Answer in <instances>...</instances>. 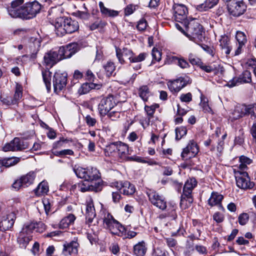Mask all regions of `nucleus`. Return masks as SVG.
I'll use <instances>...</instances> for the list:
<instances>
[{
	"label": "nucleus",
	"mask_w": 256,
	"mask_h": 256,
	"mask_svg": "<svg viewBox=\"0 0 256 256\" xmlns=\"http://www.w3.org/2000/svg\"><path fill=\"white\" fill-rule=\"evenodd\" d=\"M186 28L185 35L192 41L200 45L204 39L202 26L196 19L185 22L184 25Z\"/></svg>",
	"instance_id": "nucleus-1"
},
{
	"label": "nucleus",
	"mask_w": 256,
	"mask_h": 256,
	"mask_svg": "<svg viewBox=\"0 0 256 256\" xmlns=\"http://www.w3.org/2000/svg\"><path fill=\"white\" fill-rule=\"evenodd\" d=\"M54 25L56 33L58 36H62L66 33L74 32L79 28V24L77 21L72 20L70 18H64L61 17L56 19Z\"/></svg>",
	"instance_id": "nucleus-2"
},
{
	"label": "nucleus",
	"mask_w": 256,
	"mask_h": 256,
	"mask_svg": "<svg viewBox=\"0 0 256 256\" xmlns=\"http://www.w3.org/2000/svg\"><path fill=\"white\" fill-rule=\"evenodd\" d=\"M196 184L197 182L194 178L188 179L185 182L180 202V206L182 208H186L192 203L193 198L192 193Z\"/></svg>",
	"instance_id": "nucleus-3"
},
{
	"label": "nucleus",
	"mask_w": 256,
	"mask_h": 256,
	"mask_svg": "<svg viewBox=\"0 0 256 256\" xmlns=\"http://www.w3.org/2000/svg\"><path fill=\"white\" fill-rule=\"evenodd\" d=\"M116 54L119 62L123 64L124 63V60L123 56L128 58L131 63L140 62L144 60L148 56L146 52L140 53L138 56H136L132 51L127 48L120 49H116Z\"/></svg>",
	"instance_id": "nucleus-4"
},
{
	"label": "nucleus",
	"mask_w": 256,
	"mask_h": 256,
	"mask_svg": "<svg viewBox=\"0 0 256 256\" xmlns=\"http://www.w3.org/2000/svg\"><path fill=\"white\" fill-rule=\"evenodd\" d=\"M74 171L78 178L84 179L86 181L91 182L100 178L99 171L95 168H84L80 166L74 167Z\"/></svg>",
	"instance_id": "nucleus-5"
},
{
	"label": "nucleus",
	"mask_w": 256,
	"mask_h": 256,
	"mask_svg": "<svg viewBox=\"0 0 256 256\" xmlns=\"http://www.w3.org/2000/svg\"><path fill=\"white\" fill-rule=\"evenodd\" d=\"M40 4L37 2L26 3L20 6L18 18L26 20L32 18L40 12Z\"/></svg>",
	"instance_id": "nucleus-6"
},
{
	"label": "nucleus",
	"mask_w": 256,
	"mask_h": 256,
	"mask_svg": "<svg viewBox=\"0 0 256 256\" xmlns=\"http://www.w3.org/2000/svg\"><path fill=\"white\" fill-rule=\"evenodd\" d=\"M103 219L104 227L112 234L118 235L119 236H124L122 232H124V227L114 219L110 213L105 214Z\"/></svg>",
	"instance_id": "nucleus-7"
},
{
	"label": "nucleus",
	"mask_w": 256,
	"mask_h": 256,
	"mask_svg": "<svg viewBox=\"0 0 256 256\" xmlns=\"http://www.w3.org/2000/svg\"><path fill=\"white\" fill-rule=\"evenodd\" d=\"M236 186L241 189L252 188L254 184L250 181V178L246 172H242L234 170Z\"/></svg>",
	"instance_id": "nucleus-8"
},
{
	"label": "nucleus",
	"mask_w": 256,
	"mask_h": 256,
	"mask_svg": "<svg viewBox=\"0 0 256 256\" xmlns=\"http://www.w3.org/2000/svg\"><path fill=\"white\" fill-rule=\"evenodd\" d=\"M146 194L149 200L154 206L162 210H166V202L162 196L160 195L152 190H148L146 191Z\"/></svg>",
	"instance_id": "nucleus-9"
},
{
	"label": "nucleus",
	"mask_w": 256,
	"mask_h": 256,
	"mask_svg": "<svg viewBox=\"0 0 256 256\" xmlns=\"http://www.w3.org/2000/svg\"><path fill=\"white\" fill-rule=\"evenodd\" d=\"M116 106L114 96L108 95L103 98L100 101L98 106V110L102 116H106L110 111L114 108Z\"/></svg>",
	"instance_id": "nucleus-10"
},
{
	"label": "nucleus",
	"mask_w": 256,
	"mask_h": 256,
	"mask_svg": "<svg viewBox=\"0 0 256 256\" xmlns=\"http://www.w3.org/2000/svg\"><path fill=\"white\" fill-rule=\"evenodd\" d=\"M28 148V144L24 140L15 138L2 148L4 152L22 150Z\"/></svg>",
	"instance_id": "nucleus-11"
},
{
	"label": "nucleus",
	"mask_w": 256,
	"mask_h": 256,
	"mask_svg": "<svg viewBox=\"0 0 256 256\" xmlns=\"http://www.w3.org/2000/svg\"><path fill=\"white\" fill-rule=\"evenodd\" d=\"M68 74L66 72H62L60 71L55 72L53 78V86L54 91L58 94L66 86L67 84Z\"/></svg>",
	"instance_id": "nucleus-12"
},
{
	"label": "nucleus",
	"mask_w": 256,
	"mask_h": 256,
	"mask_svg": "<svg viewBox=\"0 0 256 256\" xmlns=\"http://www.w3.org/2000/svg\"><path fill=\"white\" fill-rule=\"evenodd\" d=\"M174 10L173 18L176 22L184 25L185 22H188L187 18L188 10L186 6L182 4H175L172 8Z\"/></svg>",
	"instance_id": "nucleus-13"
},
{
	"label": "nucleus",
	"mask_w": 256,
	"mask_h": 256,
	"mask_svg": "<svg viewBox=\"0 0 256 256\" xmlns=\"http://www.w3.org/2000/svg\"><path fill=\"white\" fill-rule=\"evenodd\" d=\"M228 12L234 16H239L246 11V6L243 2L232 1L227 4Z\"/></svg>",
	"instance_id": "nucleus-14"
},
{
	"label": "nucleus",
	"mask_w": 256,
	"mask_h": 256,
	"mask_svg": "<svg viewBox=\"0 0 256 256\" xmlns=\"http://www.w3.org/2000/svg\"><path fill=\"white\" fill-rule=\"evenodd\" d=\"M197 144L194 140H190L187 146L183 149L181 156L183 160H187L194 157L198 152Z\"/></svg>",
	"instance_id": "nucleus-15"
},
{
	"label": "nucleus",
	"mask_w": 256,
	"mask_h": 256,
	"mask_svg": "<svg viewBox=\"0 0 256 256\" xmlns=\"http://www.w3.org/2000/svg\"><path fill=\"white\" fill-rule=\"evenodd\" d=\"M252 82L251 74L248 70H245L238 78H234L230 80L227 86L232 88L240 84L244 83H250Z\"/></svg>",
	"instance_id": "nucleus-16"
},
{
	"label": "nucleus",
	"mask_w": 256,
	"mask_h": 256,
	"mask_svg": "<svg viewBox=\"0 0 256 256\" xmlns=\"http://www.w3.org/2000/svg\"><path fill=\"white\" fill-rule=\"evenodd\" d=\"M114 186L125 195L132 194L136 190L134 186L128 181L116 182L114 184Z\"/></svg>",
	"instance_id": "nucleus-17"
},
{
	"label": "nucleus",
	"mask_w": 256,
	"mask_h": 256,
	"mask_svg": "<svg viewBox=\"0 0 256 256\" xmlns=\"http://www.w3.org/2000/svg\"><path fill=\"white\" fill-rule=\"evenodd\" d=\"M60 60L58 52L50 50L46 53L44 57V62L46 66L50 68Z\"/></svg>",
	"instance_id": "nucleus-18"
},
{
	"label": "nucleus",
	"mask_w": 256,
	"mask_h": 256,
	"mask_svg": "<svg viewBox=\"0 0 256 256\" xmlns=\"http://www.w3.org/2000/svg\"><path fill=\"white\" fill-rule=\"evenodd\" d=\"M15 218V214L13 212L4 216L0 222V230L6 231L14 225Z\"/></svg>",
	"instance_id": "nucleus-19"
},
{
	"label": "nucleus",
	"mask_w": 256,
	"mask_h": 256,
	"mask_svg": "<svg viewBox=\"0 0 256 256\" xmlns=\"http://www.w3.org/2000/svg\"><path fill=\"white\" fill-rule=\"evenodd\" d=\"M90 182L86 181L79 183L78 190L84 192L88 191L98 192L101 190L102 184L100 182H94V184H90Z\"/></svg>",
	"instance_id": "nucleus-20"
},
{
	"label": "nucleus",
	"mask_w": 256,
	"mask_h": 256,
	"mask_svg": "<svg viewBox=\"0 0 256 256\" xmlns=\"http://www.w3.org/2000/svg\"><path fill=\"white\" fill-rule=\"evenodd\" d=\"M63 246L62 254L64 256H68L78 253L79 244L76 241L72 240L70 242L65 243Z\"/></svg>",
	"instance_id": "nucleus-21"
},
{
	"label": "nucleus",
	"mask_w": 256,
	"mask_h": 256,
	"mask_svg": "<svg viewBox=\"0 0 256 256\" xmlns=\"http://www.w3.org/2000/svg\"><path fill=\"white\" fill-rule=\"evenodd\" d=\"M96 216L93 200L91 197H88L86 200V219L92 222Z\"/></svg>",
	"instance_id": "nucleus-22"
},
{
	"label": "nucleus",
	"mask_w": 256,
	"mask_h": 256,
	"mask_svg": "<svg viewBox=\"0 0 256 256\" xmlns=\"http://www.w3.org/2000/svg\"><path fill=\"white\" fill-rule=\"evenodd\" d=\"M24 2V0H14L11 2V6L8 8V12L12 17L18 18L20 6H22Z\"/></svg>",
	"instance_id": "nucleus-23"
},
{
	"label": "nucleus",
	"mask_w": 256,
	"mask_h": 256,
	"mask_svg": "<svg viewBox=\"0 0 256 256\" xmlns=\"http://www.w3.org/2000/svg\"><path fill=\"white\" fill-rule=\"evenodd\" d=\"M187 84V82L182 78H180L168 83V87L172 92H176Z\"/></svg>",
	"instance_id": "nucleus-24"
},
{
	"label": "nucleus",
	"mask_w": 256,
	"mask_h": 256,
	"mask_svg": "<svg viewBox=\"0 0 256 256\" xmlns=\"http://www.w3.org/2000/svg\"><path fill=\"white\" fill-rule=\"evenodd\" d=\"M236 48L235 50V54L238 55L241 53L242 47L246 42V38L244 33L242 32H236Z\"/></svg>",
	"instance_id": "nucleus-25"
},
{
	"label": "nucleus",
	"mask_w": 256,
	"mask_h": 256,
	"mask_svg": "<svg viewBox=\"0 0 256 256\" xmlns=\"http://www.w3.org/2000/svg\"><path fill=\"white\" fill-rule=\"evenodd\" d=\"M46 229L45 224L42 222H31L26 225L22 229V232L28 234L36 230L38 232H42Z\"/></svg>",
	"instance_id": "nucleus-26"
},
{
	"label": "nucleus",
	"mask_w": 256,
	"mask_h": 256,
	"mask_svg": "<svg viewBox=\"0 0 256 256\" xmlns=\"http://www.w3.org/2000/svg\"><path fill=\"white\" fill-rule=\"evenodd\" d=\"M220 46L222 50L226 54H230L234 46L230 42V39L228 36L224 35L221 36L219 40Z\"/></svg>",
	"instance_id": "nucleus-27"
},
{
	"label": "nucleus",
	"mask_w": 256,
	"mask_h": 256,
	"mask_svg": "<svg viewBox=\"0 0 256 256\" xmlns=\"http://www.w3.org/2000/svg\"><path fill=\"white\" fill-rule=\"evenodd\" d=\"M40 46V42L39 39L32 38L29 48L31 53V58H35Z\"/></svg>",
	"instance_id": "nucleus-28"
},
{
	"label": "nucleus",
	"mask_w": 256,
	"mask_h": 256,
	"mask_svg": "<svg viewBox=\"0 0 256 256\" xmlns=\"http://www.w3.org/2000/svg\"><path fill=\"white\" fill-rule=\"evenodd\" d=\"M223 196L217 192H212L209 199L208 204L211 206H218L222 208L221 202L223 199Z\"/></svg>",
	"instance_id": "nucleus-29"
},
{
	"label": "nucleus",
	"mask_w": 256,
	"mask_h": 256,
	"mask_svg": "<svg viewBox=\"0 0 256 256\" xmlns=\"http://www.w3.org/2000/svg\"><path fill=\"white\" fill-rule=\"evenodd\" d=\"M117 154L120 158L124 160L130 154L128 145L120 142H118Z\"/></svg>",
	"instance_id": "nucleus-30"
},
{
	"label": "nucleus",
	"mask_w": 256,
	"mask_h": 256,
	"mask_svg": "<svg viewBox=\"0 0 256 256\" xmlns=\"http://www.w3.org/2000/svg\"><path fill=\"white\" fill-rule=\"evenodd\" d=\"M76 218L74 214H68L60 221L59 228L62 229L68 228L74 224Z\"/></svg>",
	"instance_id": "nucleus-31"
},
{
	"label": "nucleus",
	"mask_w": 256,
	"mask_h": 256,
	"mask_svg": "<svg viewBox=\"0 0 256 256\" xmlns=\"http://www.w3.org/2000/svg\"><path fill=\"white\" fill-rule=\"evenodd\" d=\"M239 162L238 170H237L246 172L248 168V165L250 164L252 162V160L246 156H241L239 158Z\"/></svg>",
	"instance_id": "nucleus-32"
},
{
	"label": "nucleus",
	"mask_w": 256,
	"mask_h": 256,
	"mask_svg": "<svg viewBox=\"0 0 256 256\" xmlns=\"http://www.w3.org/2000/svg\"><path fill=\"white\" fill-rule=\"evenodd\" d=\"M100 88V85L93 82H86L83 84L78 89V93L80 94H84L88 93L91 90Z\"/></svg>",
	"instance_id": "nucleus-33"
},
{
	"label": "nucleus",
	"mask_w": 256,
	"mask_h": 256,
	"mask_svg": "<svg viewBox=\"0 0 256 256\" xmlns=\"http://www.w3.org/2000/svg\"><path fill=\"white\" fill-rule=\"evenodd\" d=\"M218 0H206L204 3L196 6V9L200 12L206 11L216 6Z\"/></svg>",
	"instance_id": "nucleus-34"
},
{
	"label": "nucleus",
	"mask_w": 256,
	"mask_h": 256,
	"mask_svg": "<svg viewBox=\"0 0 256 256\" xmlns=\"http://www.w3.org/2000/svg\"><path fill=\"white\" fill-rule=\"evenodd\" d=\"M48 186L46 182L42 181L34 190V193L37 196H41L46 194L48 192Z\"/></svg>",
	"instance_id": "nucleus-35"
},
{
	"label": "nucleus",
	"mask_w": 256,
	"mask_h": 256,
	"mask_svg": "<svg viewBox=\"0 0 256 256\" xmlns=\"http://www.w3.org/2000/svg\"><path fill=\"white\" fill-rule=\"evenodd\" d=\"M36 176V174L32 172H30L26 175L22 176L20 178L22 181L24 187H28L32 184L35 179Z\"/></svg>",
	"instance_id": "nucleus-36"
},
{
	"label": "nucleus",
	"mask_w": 256,
	"mask_h": 256,
	"mask_svg": "<svg viewBox=\"0 0 256 256\" xmlns=\"http://www.w3.org/2000/svg\"><path fill=\"white\" fill-rule=\"evenodd\" d=\"M118 142L111 143L107 145L104 150V154L106 156H114L117 154Z\"/></svg>",
	"instance_id": "nucleus-37"
},
{
	"label": "nucleus",
	"mask_w": 256,
	"mask_h": 256,
	"mask_svg": "<svg viewBox=\"0 0 256 256\" xmlns=\"http://www.w3.org/2000/svg\"><path fill=\"white\" fill-rule=\"evenodd\" d=\"M20 161L18 158H9L0 160V167L8 168L18 164Z\"/></svg>",
	"instance_id": "nucleus-38"
},
{
	"label": "nucleus",
	"mask_w": 256,
	"mask_h": 256,
	"mask_svg": "<svg viewBox=\"0 0 256 256\" xmlns=\"http://www.w3.org/2000/svg\"><path fill=\"white\" fill-rule=\"evenodd\" d=\"M51 74L52 72L48 70H42L43 80L48 92L50 91L51 88Z\"/></svg>",
	"instance_id": "nucleus-39"
},
{
	"label": "nucleus",
	"mask_w": 256,
	"mask_h": 256,
	"mask_svg": "<svg viewBox=\"0 0 256 256\" xmlns=\"http://www.w3.org/2000/svg\"><path fill=\"white\" fill-rule=\"evenodd\" d=\"M146 248L144 242H140L136 244L134 248V251L136 256H144L146 252Z\"/></svg>",
	"instance_id": "nucleus-40"
},
{
	"label": "nucleus",
	"mask_w": 256,
	"mask_h": 256,
	"mask_svg": "<svg viewBox=\"0 0 256 256\" xmlns=\"http://www.w3.org/2000/svg\"><path fill=\"white\" fill-rule=\"evenodd\" d=\"M99 6L100 12L104 15L108 16H116L118 15V12L116 10H110L104 6L102 2H99Z\"/></svg>",
	"instance_id": "nucleus-41"
},
{
	"label": "nucleus",
	"mask_w": 256,
	"mask_h": 256,
	"mask_svg": "<svg viewBox=\"0 0 256 256\" xmlns=\"http://www.w3.org/2000/svg\"><path fill=\"white\" fill-rule=\"evenodd\" d=\"M138 94L144 101H147L150 94L148 86L146 85L141 86L138 89Z\"/></svg>",
	"instance_id": "nucleus-42"
},
{
	"label": "nucleus",
	"mask_w": 256,
	"mask_h": 256,
	"mask_svg": "<svg viewBox=\"0 0 256 256\" xmlns=\"http://www.w3.org/2000/svg\"><path fill=\"white\" fill-rule=\"evenodd\" d=\"M244 112L247 114H250L251 118L256 119V104H249L248 106H243Z\"/></svg>",
	"instance_id": "nucleus-43"
},
{
	"label": "nucleus",
	"mask_w": 256,
	"mask_h": 256,
	"mask_svg": "<svg viewBox=\"0 0 256 256\" xmlns=\"http://www.w3.org/2000/svg\"><path fill=\"white\" fill-rule=\"evenodd\" d=\"M244 112V110H243V106L242 108H237L231 114L230 118L232 120H238L247 114H245Z\"/></svg>",
	"instance_id": "nucleus-44"
},
{
	"label": "nucleus",
	"mask_w": 256,
	"mask_h": 256,
	"mask_svg": "<svg viewBox=\"0 0 256 256\" xmlns=\"http://www.w3.org/2000/svg\"><path fill=\"white\" fill-rule=\"evenodd\" d=\"M105 70L106 75L108 76H111L116 70V66L113 62L111 61L108 62L103 66Z\"/></svg>",
	"instance_id": "nucleus-45"
},
{
	"label": "nucleus",
	"mask_w": 256,
	"mask_h": 256,
	"mask_svg": "<svg viewBox=\"0 0 256 256\" xmlns=\"http://www.w3.org/2000/svg\"><path fill=\"white\" fill-rule=\"evenodd\" d=\"M58 53L60 60L70 58L72 56L66 46L60 47L58 50Z\"/></svg>",
	"instance_id": "nucleus-46"
},
{
	"label": "nucleus",
	"mask_w": 256,
	"mask_h": 256,
	"mask_svg": "<svg viewBox=\"0 0 256 256\" xmlns=\"http://www.w3.org/2000/svg\"><path fill=\"white\" fill-rule=\"evenodd\" d=\"M158 106H159L158 104H154L150 106H145L144 110L148 116V123L150 122V119L153 118V115L156 108H158Z\"/></svg>",
	"instance_id": "nucleus-47"
},
{
	"label": "nucleus",
	"mask_w": 256,
	"mask_h": 256,
	"mask_svg": "<svg viewBox=\"0 0 256 256\" xmlns=\"http://www.w3.org/2000/svg\"><path fill=\"white\" fill-rule=\"evenodd\" d=\"M22 96V88L19 85H17L16 86L14 94L12 98L14 102L16 104H18L20 100L21 99Z\"/></svg>",
	"instance_id": "nucleus-48"
},
{
	"label": "nucleus",
	"mask_w": 256,
	"mask_h": 256,
	"mask_svg": "<svg viewBox=\"0 0 256 256\" xmlns=\"http://www.w3.org/2000/svg\"><path fill=\"white\" fill-rule=\"evenodd\" d=\"M172 60H177V64L182 68H188L190 67L188 62L183 58L174 56Z\"/></svg>",
	"instance_id": "nucleus-49"
},
{
	"label": "nucleus",
	"mask_w": 256,
	"mask_h": 256,
	"mask_svg": "<svg viewBox=\"0 0 256 256\" xmlns=\"http://www.w3.org/2000/svg\"><path fill=\"white\" fill-rule=\"evenodd\" d=\"M106 24V22L98 19L90 26V28L91 30H94L98 28H103Z\"/></svg>",
	"instance_id": "nucleus-50"
},
{
	"label": "nucleus",
	"mask_w": 256,
	"mask_h": 256,
	"mask_svg": "<svg viewBox=\"0 0 256 256\" xmlns=\"http://www.w3.org/2000/svg\"><path fill=\"white\" fill-rule=\"evenodd\" d=\"M70 140L68 139L64 138H60L58 141L54 142L53 144V148L58 149L62 147H66V144L68 143Z\"/></svg>",
	"instance_id": "nucleus-51"
},
{
	"label": "nucleus",
	"mask_w": 256,
	"mask_h": 256,
	"mask_svg": "<svg viewBox=\"0 0 256 256\" xmlns=\"http://www.w3.org/2000/svg\"><path fill=\"white\" fill-rule=\"evenodd\" d=\"M176 140H180L182 136L186 135L187 133V130L186 128L181 126L176 129Z\"/></svg>",
	"instance_id": "nucleus-52"
},
{
	"label": "nucleus",
	"mask_w": 256,
	"mask_h": 256,
	"mask_svg": "<svg viewBox=\"0 0 256 256\" xmlns=\"http://www.w3.org/2000/svg\"><path fill=\"white\" fill-rule=\"evenodd\" d=\"M188 60L192 65H200L201 63V60L193 54H188Z\"/></svg>",
	"instance_id": "nucleus-53"
},
{
	"label": "nucleus",
	"mask_w": 256,
	"mask_h": 256,
	"mask_svg": "<svg viewBox=\"0 0 256 256\" xmlns=\"http://www.w3.org/2000/svg\"><path fill=\"white\" fill-rule=\"evenodd\" d=\"M124 232H122L124 236H120L123 238H132L136 236L137 233L134 231L128 230L125 228H124Z\"/></svg>",
	"instance_id": "nucleus-54"
},
{
	"label": "nucleus",
	"mask_w": 256,
	"mask_h": 256,
	"mask_svg": "<svg viewBox=\"0 0 256 256\" xmlns=\"http://www.w3.org/2000/svg\"><path fill=\"white\" fill-rule=\"evenodd\" d=\"M1 101L3 104H6V106L16 104L15 102H14L12 98L10 96H2Z\"/></svg>",
	"instance_id": "nucleus-55"
},
{
	"label": "nucleus",
	"mask_w": 256,
	"mask_h": 256,
	"mask_svg": "<svg viewBox=\"0 0 256 256\" xmlns=\"http://www.w3.org/2000/svg\"><path fill=\"white\" fill-rule=\"evenodd\" d=\"M30 240V236H22L18 238V241L22 247H26Z\"/></svg>",
	"instance_id": "nucleus-56"
},
{
	"label": "nucleus",
	"mask_w": 256,
	"mask_h": 256,
	"mask_svg": "<svg viewBox=\"0 0 256 256\" xmlns=\"http://www.w3.org/2000/svg\"><path fill=\"white\" fill-rule=\"evenodd\" d=\"M66 46L72 55L76 54L78 50V46L76 43H71Z\"/></svg>",
	"instance_id": "nucleus-57"
},
{
	"label": "nucleus",
	"mask_w": 256,
	"mask_h": 256,
	"mask_svg": "<svg viewBox=\"0 0 256 256\" xmlns=\"http://www.w3.org/2000/svg\"><path fill=\"white\" fill-rule=\"evenodd\" d=\"M180 98L182 102H190L192 100V94L190 92L182 94L180 95Z\"/></svg>",
	"instance_id": "nucleus-58"
},
{
	"label": "nucleus",
	"mask_w": 256,
	"mask_h": 256,
	"mask_svg": "<svg viewBox=\"0 0 256 256\" xmlns=\"http://www.w3.org/2000/svg\"><path fill=\"white\" fill-rule=\"evenodd\" d=\"M106 114L112 120H114L120 117V112L116 110H111Z\"/></svg>",
	"instance_id": "nucleus-59"
},
{
	"label": "nucleus",
	"mask_w": 256,
	"mask_h": 256,
	"mask_svg": "<svg viewBox=\"0 0 256 256\" xmlns=\"http://www.w3.org/2000/svg\"><path fill=\"white\" fill-rule=\"evenodd\" d=\"M147 26L148 24L146 20L142 18L138 22L136 28L138 30L143 31L146 30Z\"/></svg>",
	"instance_id": "nucleus-60"
},
{
	"label": "nucleus",
	"mask_w": 256,
	"mask_h": 256,
	"mask_svg": "<svg viewBox=\"0 0 256 256\" xmlns=\"http://www.w3.org/2000/svg\"><path fill=\"white\" fill-rule=\"evenodd\" d=\"M54 155L56 156H62L65 155H73L74 152L72 150L66 149L60 151H56L54 152Z\"/></svg>",
	"instance_id": "nucleus-61"
},
{
	"label": "nucleus",
	"mask_w": 256,
	"mask_h": 256,
	"mask_svg": "<svg viewBox=\"0 0 256 256\" xmlns=\"http://www.w3.org/2000/svg\"><path fill=\"white\" fill-rule=\"evenodd\" d=\"M85 121L89 126H94L96 122V119L94 118L91 116L90 115H87L86 116Z\"/></svg>",
	"instance_id": "nucleus-62"
},
{
	"label": "nucleus",
	"mask_w": 256,
	"mask_h": 256,
	"mask_svg": "<svg viewBox=\"0 0 256 256\" xmlns=\"http://www.w3.org/2000/svg\"><path fill=\"white\" fill-rule=\"evenodd\" d=\"M248 216L246 213H243L240 215L238 217V222L241 225H244L246 224L248 220Z\"/></svg>",
	"instance_id": "nucleus-63"
},
{
	"label": "nucleus",
	"mask_w": 256,
	"mask_h": 256,
	"mask_svg": "<svg viewBox=\"0 0 256 256\" xmlns=\"http://www.w3.org/2000/svg\"><path fill=\"white\" fill-rule=\"evenodd\" d=\"M152 256H166L165 250H162L160 248H156L154 250Z\"/></svg>",
	"instance_id": "nucleus-64"
}]
</instances>
